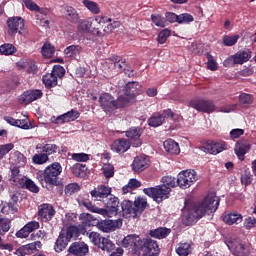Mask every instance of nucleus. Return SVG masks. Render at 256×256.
<instances>
[{"label": "nucleus", "mask_w": 256, "mask_h": 256, "mask_svg": "<svg viewBox=\"0 0 256 256\" xmlns=\"http://www.w3.org/2000/svg\"><path fill=\"white\" fill-rule=\"evenodd\" d=\"M143 193L149 196L157 204L170 198L171 189L165 188L164 186H154L143 189Z\"/></svg>", "instance_id": "obj_5"}, {"label": "nucleus", "mask_w": 256, "mask_h": 256, "mask_svg": "<svg viewBox=\"0 0 256 256\" xmlns=\"http://www.w3.org/2000/svg\"><path fill=\"white\" fill-rule=\"evenodd\" d=\"M131 143L127 139L114 140L111 149L113 152L124 154L130 149Z\"/></svg>", "instance_id": "obj_31"}, {"label": "nucleus", "mask_w": 256, "mask_h": 256, "mask_svg": "<svg viewBox=\"0 0 256 256\" xmlns=\"http://www.w3.org/2000/svg\"><path fill=\"white\" fill-rule=\"evenodd\" d=\"M141 185H142V183L140 181H138L136 178H132L128 182V185H125L123 187V194H128L131 191L141 187Z\"/></svg>", "instance_id": "obj_50"}, {"label": "nucleus", "mask_w": 256, "mask_h": 256, "mask_svg": "<svg viewBox=\"0 0 256 256\" xmlns=\"http://www.w3.org/2000/svg\"><path fill=\"white\" fill-rule=\"evenodd\" d=\"M79 25H77V29H79L82 32L89 33L91 35H96L94 32L96 30V27H93V22L91 19H85L78 22Z\"/></svg>", "instance_id": "obj_38"}, {"label": "nucleus", "mask_w": 256, "mask_h": 256, "mask_svg": "<svg viewBox=\"0 0 256 256\" xmlns=\"http://www.w3.org/2000/svg\"><path fill=\"white\" fill-rule=\"evenodd\" d=\"M118 215L123 216L124 218H139V215H136L135 207L133 205V201L130 200H124L123 202H120V208L118 210Z\"/></svg>", "instance_id": "obj_20"}, {"label": "nucleus", "mask_w": 256, "mask_h": 256, "mask_svg": "<svg viewBox=\"0 0 256 256\" xmlns=\"http://www.w3.org/2000/svg\"><path fill=\"white\" fill-rule=\"evenodd\" d=\"M232 57H234V59L238 62V65H243L247 61H250L252 52L250 49H244L236 52L235 55H232Z\"/></svg>", "instance_id": "obj_36"}, {"label": "nucleus", "mask_w": 256, "mask_h": 256, "mask_svg": "<svg viewBox=\"0 0 256 256\" xmlns=\"http://www.w3.org/2000/svg\"><path fill=\"white\" fill-rule=\"evenodd\" d=\"M89 240L98 247L102 252L111 253L115 250V244L109 238L102 237L101 234L97 232H90Z\"/></svg>", "instance_id": "obj_7"}, {"label": "nucleus", "mask_w": 256, "mask_h": 256, "mask_svg": "<svg viewBox=\"0 0 256 256\" xmlns=\"http://www.w3.org/2000/svg\"><path fill=\"white\" fill-rule=\"evenodd\" d=\"M170 234H171V229L165 228V227L155 228L149 231V236L151 238H155L158 240L165 239L169 237Z\"/></svg>", "instance_id": "obj_34"}, {"label": "nucleus", "mask_w": 256, "mask_h": 256, "mask_svg": "<svg viewBox=\"0 0 256 256\" xmlns=\"http://www.w3.org/2000/svg\"><path fill=\"white\" fill-rule=\"evenodd\" d=\"M195 20L191 14L182 13L178 16V24H190Z\"/></svg>", "instance_id": "obj_64"}, {"label": "nucleus", "mask_w": 256, "mask_h": 256, "mask_svg": "<svg viewBox=\"0 0 256 256\" xmlns=\"http://www.w3.org/2000/svg\"><path fill=\"white\" fill-rule=\"evenodd\" d=\"M151 21L155 24V26L160 28H165L167 26V22L164 16L161 15H151Z\"/></svg>", "instance_id": "obj_56"}, {"label": "nucleus", "mask_w": 256, "mask_h": 256, "mask_svg": "<svg viewBox=\"0 0 256 256\" xmlns=\"http://www.w3.org/2000/svg\"><path fill=\"white\" fill-rule=\"evenodd\" d=\"M101 203L104 204V206L106 207V216L112 217L118 215V211L121 208V203L118 197L111 196L110 198H108L105 201H102Z\"/></svg>", "instance_id": "obj_22"}, {"label": "nucleus", "mask_w": 256, "mask_h": 256, "mask_svg": "<svg viewBox=\"0 0 256 256\" xmlns=\"http://www.w3.org/2000/svg\"><path fill=\"white\" fill-rule=\"evenodd\" d=\"M105 66L109 71L114 73H123V71L130 67L127 61L120 57L116 58L114 61L110 60L109 62H105Z\"/></svg>", "instance_id": "obj_26"}, {"label": "nucleus", "mask_w": 256, "mask_h": 256, "mask_svg": "<svg viewBox=\"0 0 256 256\" xmlns=\"http://www.w3.org/2000/svg\"><path fill=\"white\" fill-rule=\"evenodd\" d=\"M36 23L43 28H49V10L43 9L36 12Z\"/></svg>", "instance_id": "obj_35"}, {"label": "nucleus", "mask_w": 256, "mask_h": 256, "mask_svg": "<svg viewBox=\"0 0 256 256\" xmlns=\"http://www.w3.org/2000/svg\"><path fill=\"white\" fill-rule=\"evenodd\" d=\"M207 58V69L210 71H217L219 69V65L214 59V56L211 55L210 53L206 54Z\"/></svg>", "instance_id": "obj_59"}, {"label": "nucleus", "mask_w": 256, "mask_h": 256, "mask_svg": "<svg viewBox=\"0 0 256 256\" xmlns=\"http://www.w3.org/2000/svg\"><path fill=\"white\" fill-rule=\"evenodd\" d=\"M49 161V156L40 152L32 157V163L34 165H44Z\"/></svg>", "instance_id": "obj_52"}, {"label": "nucleus", "mask_w": 256, "mask_h": 256, "mask_svg": "<svg viewBox=\"0 0 256 256\" xmlns=\"http://www.w3.org/2000/svg\"><path fill=\"white\" fill-rule=\"evenodd\" d=\"M71 174L77 178H85L87 175V167L84 164L76 163L70 168Z\"/></svg>", "instance_id": "obj_40"}, {"label": "nucleus", "mask_w": 256, "mask_h": 256, "mask_svg": "<svg viewBox=\"0 0 256 256\" xmlns=\"http://www.w3.org/2000/svg\"><path fill=\"white\" fill-rule=\"evenodd\" d=\"M50 74L62 79L66 75V70L60 65H55L54 67H52Z\"/></svg>", "instance_id": "obj_63"}, {"label": "nucleus", "mask_w": 256, "mask_h": 256, "mask_svg": "<svg viewBox=\"0 0 256 256\" xmlns=\"http://www.w3.org/2000/svg\"><path fill=\"white\" fill-rule=\"evenodd\" d=\"M226 246L233 256H250V249L240 239L231 240Z\"/></svg>", "instance_id": "obj_14"}, {"label": "nucleus", "mask_w": 256, "mask_h": 256, "mask_svg": "<svg viewBox=\"0 0 256 256\" xmlns=\"http://www.w3.org/2000/svg\"><path fill=\"white\" fill-rule=\"evenodd\" d=\"M253 182V175L251 174L250 171H244L241 174V185L244 187L252 185Z\"/></svg>", "instance_id": "obj_58"}, {"label": "nucleus", "mask_w": 256, "mask_h": 256, "mask_svg": "<svg viewBox=\"0 0 256 256\" xmlns=\"http://www.w3.org/2000/svg\"><path fill=\"white\" fill-rule=\"evenodd\" d=\"M140 88L139 82H128L126 83L124 94L120 95V97H123L125 102L131 105L136 102V97L140 95Z\"/></svg>", "instance_id": "obj_12"}, {"label": "nucleus", "mask_w": 256, "mask_h": 256, "mask_svg": "<svg viewBox=\"0 0 256 256\" xmlns=\"http://www.w3.org/2000/svg\"><path fill=\"white\" fill-rule=\"evenodd\" d=\"M40 229V223L37 221H30L25 224L23 228L15 233V237L19 239H27L31 233Z\"/></svg>", "instance_id": "obj_25"}, {"label": "nucleus", "mask_w": 256, "mask_h": 256, "mask_svg": "<svg viewBox=\"0 0 256 256\" xmlns=\"http://www.w3.org/2000/svg\"><path fill=\"white\" fill-rule=\"evenodd\" d=\"M80 191V186L78 183H70L64 188V194L67 196H72Z\"/></svg>", "instance_id": "obj_57"}, {"label": "nucleus", "mask_w": 256, "mask_h": 256, "mask_svg": "<svg viewBox=\"0 0 256 256\" xmlns=\"http://www.w3.org/2000/svg\"><path fill=\"white\" fill-rule=\"evenodd\" d=\"M90 223L93 225H90V227L96 226L98 229L105 233H110L111 231H115L116 228V222L111 219H105L99 221L92 215V220H90Z\"/></svg>", "instance_id": "obj_23"}, {"label": "nucleus", "mask_w": 256, "mask_h": 256, "mask_svg": "<svg viewBox=\"0 0 256 256\" xmlns=\"http://www.w3.org/2000/svg\"><path fill=\"white\" fill-rule=\"evenodd\" d=\"M82 51H83V47L79 45H70V46H67L66 49H64V55H66L68 58H75Z\"/></svg>", "instance_id": "obj_45"}, {"label": "nucleus", "mask_w": 256, "mask_h": 256, "mask_svg": "<svg viewBox=\"0 0 256 256\" xmlns=\"http://www.w3.org/2000/svg\"><path fill=\"white\" fill-rule=\"evenodd\" d=\"M7 27H8V35H16L19 33L22 35V30L24 29V20L22 17L14 16L8 18L7 20Z\"/></svg>", "instance_id": "obj_19"}, {"label": "nucleus", "mask_w": 256, "mask_h": 256, "mask_svg": "<svg viewBox=\"0 0 256 256\" xmlns=\"http://www.w3.org/2000/svg\"><path fill=\"white\" fill-rule=\"evenodd\" d=\"M82 4L92 14L97 15L101 13V8H99V5L95 1L83 0Z\"/></svg>", "instance_id": "obj_49"}, {"label": "nucleus", "mask_w": 256, "mask_h": 256, "mask_svg": "<svg viewBox=\"0 0 256 256\" xmlns=\"http://www.w3.org/2000/svg\"><path fill=\"white\" fill-rule=\"evenodd\" d=\"M171 36V31L169 29H164L158 33L157 42L161 45L165 44L167 39Z\"/></svg>", "instance_id": "obj_61"}, {"label": "nucleus", "mask_w": 256, "mask_h": 256, "mask_svg": "<svg viewBox=\"0 0 256 256\" xmlns=\"http://www.w3.org/2000/svg\"><path fill=\"white\" fill-rule=\"evenodd\" d=\"M197 181V173L195 170L181 171L178 174L177 185L181 190L189 189L190 186L195 184Z\"/></svg>", "instance_id": "obj_9"}, {"label": "nucleus", "mask_w": 256, "mask_h": 256, "mask_svg": "<svg viewBox=\"0 0 256 256\" xmlns=\"http://www.w3.org/2000/svg\"><path fill=\"white\" fill-rule=\"evenodd\" d=\"M142 129L140 127H131L129 130H126L125 136L128 138L129 143L134 148L141 147L143 141L141 139Z\"/></svg>", "instance_id": "obj_18"}, {"label": "nucleus", "mask_w": 256, "mask_h": 256, "mask_svg": "<svg viewBox=\"0 0 256 256\" xmlns=\"http://www.w3.org/2000/svg\"><path fill=\"white\" fill-rule=\"evenodd\" d=\"M161 183L162 185L158 186H163L164 188L171 190L172 188H176L177 185V178L174 176H163L161 178Z\"/></svg>", "instance_id": "obj_46"}, {"label": "nucleus", "mask_w": 256, "mask_h": 256, "mask_svg": "<svg viewBox=\"0 0 256 256\" xmlns=\"http://www.w3.org/2000/svg\"><path fill=\"white\" fill-rule=\"evenodd\" d=\"M222 220L224 223L228 226H232L234 224L238 225L242 222L243 217L240 213L238 212H225L222 216Z\"/></svg>", "instance_id": "obj_30"}, {"label": "nucleus", "mask_w": 256, "mask_h": 256, "mask_svg": "<svg viewBox=\"0 0 256 256\" xmlns=\"http://www.w3.org/2000/svg\"><path fill=\"white\" fill-rule=\"evenodd\" d=\"M70 156L76 162L86 163L90 160V155L86 153H73Z\"/></svg>", "instance_id": "obj_62"}, {"label": "nucleus", "mask_w": 256, "mask_h": 256, "mask_svg": "<svg viewBox=\"0 0 256 256\" xmlns=\"http://www.w3.org/2000/svg\"><path fill=\"white\" fill-rule=\"evenodd\" d=\"M79 219L81 220L79 225H69L67 228H63L59 235L70 241H75L80 237V235H85L87 227L94 225L91 222L93 217L90 213H81Z\"/></svg>", "instance_id": "obj_2"}, {"label": "nucleus", "mask_w": 256, "mask_h": 256, "mask_svg": "<svg viewBox=\"0 0 256 256\" xmlns=\"http://www.w3.org/2000/svg\"><path fill=\"white\" fill-rule=\"evenodd\" d=\"M89 245L83 241L71 243L67 250V256H87L89 254Z\"/></svg>", "instance_id": "obj_15"}, {"label": "nucleus", "mask_w": 256, "mask_h": 256, "mask_svg": "<svg viewBox=\"0 0 256 256\" xmlns=\"http://www.w3.org/2000/svg\"><path fill=\"white\" fill-rule=\"evenodd\" d=\"M165 122L164 117L160 116V113H154L152 116L148 119V125L152 128H158Z\"/></svg>", "instance_id": "obj_47"}, {"label": "nucleus", "mask_w": 256, "mask_h": 256, "mask_svg": "<svg viewBox=\"0 0 256 256\" xmlns=\"http://www.w3.org/2000/svg\"><path fill=\"white\" fill-rule=\"evenodd\" d=\"M21 171L19 170V168L17 166L13 167L11 170V176H9V182L12 183V185H17L20 182H22L23 180H25L26 178H24L21 174Z\"/></svg>", "instance_id": "obj_43"}, {"label": "nucleus", "mask_w": 256, "mask_h": 256, "mask_svg": "<svg viewBox=\"0 0 256 256\" xmlns=\"http://www.w3.org/2000/svg\"><path fill=\"white\" fill-rule=\"evenodd\" d=\"M77 203H79L80 206L85 207L88 211H91L93 213L106 216L108 215V210L105 208H98L96 205L92 204L89 198H79L77 199Z\"/></svg>", "instance_id": "obj_28"}, {"label": "nucleus", "mask_w": 256, "mask_h": 256, "mask_svg": "<svg viewBox=\"0 0 256 256\" xmlns=\"http://www.w3.org/2000/svg\"><path fill=\"white\" fill-rule=\"evenodd\" d=\"M55 54V47L50 43H44L42 46V55L46 58H52Z\"/></svg>", "instance_id": "obj_55"}, {"label": "nucleus", "mask_w": 256, "mask_h": 256, "mask_svg": "<svg viewBox=\"0 0 256 256\" xmlns=\"http://www.w3.org/2000/svg\"><path fill=\"white\" fill-rule=\"evenodd\" d=\"M94 22L98 24V26L95 27L94 32L99 37L109 35L115 29L111 18L108 16H97L95 17Z\"/></svg>", "instance_id": "obj_8"}, {"label": "nucleus", "mask_w": 256, "mask_h": 256, "mask_svg": "<svg viewBox=\"0 0 256 256\" xmlns=\"http://www.w3.org/2000/svg\"><path fill=\"white\" fill-rule=\"evenodd\" d=\"M141 252L144 256H159L160 248L158 242L152 238H143L141 246L138 249V253Z\"/></svg>", "instance_id": "obj_10"}, {"label": "nucleus", "mask_w": 256, "mask_h": 256, "mask_svg": "<svg viewBox=\"0 0 256 256\" xmlns=\"http://www.w3.org/2000/svg\"><path fill=\"white\" fill-rule=\"evenodd\" d=\"M251 144L247 140H239L235 144L234 152L240 161L245 160V155L250 152Z\"/></svg>", "instance_id": "obj_27"}, {"label": "nucleus", "mask_w": 256, "mask_h": 256, "mask_svg": "<svg viewBox=\"0 0 256 256\" xmlns=\"http://www.w3.org/2000/svg\"><path fill=\"white\" fill-rule=\"evenodd\" d=\"M200 150L206 154L217 155L227 150V144L223 140H207Z\"/></svg>", "instance_id": "obj_11"}, {"label": "nucleus", "mask_w": 256, "mask_h": 256, "mask_svg": "<svg viewBox=\"0 0 256 256\" xmlns=\"http://www.w3.org/2000/svg\"><path fill=\"white\" fill-rule=\"evenodd\" d=\"M102 173H104L106 179H110L115 175V168L111 164H104L102 166Z\"/></svg>", "instance_id": "obj_60"}, {"label": "nucleus", "mask_w": 256, "mask_h": 256, "mask_svg": "<svg viewBox=\"0 0 256 256\" xmlns=\"http://www.w3.org/2000/svg\"><path fill=\"white\" fill-rule=\"evenodd\" d=\"M43 97V93L39 89L27 90L19 96V103L28 105Z\"/></svg>", "instance_id": "obj_24"}, {"label": "nucleus", "mask_w": 256, "mask_h": 256, "mask_svg": "<svg viewBox=\"0 0 256 256\" xmlns=\"http://www.w3.org/2000/svg\"><path fill=\"white\" fill-rule=\"evenodd\" d=\"M66 19L71 24H78L80 20V16L77 10H75L72 6L66 7Z\"/></svg>", "instance_id": "obj_41"}, {"label": "nucleus", "mask_w": 256, "mask_h": 256, "mask_svg": "<svg viewBox=\"0 0 256 256\" xmlns=\"http://www.w3.org/2000/svg\"><path fill=\"white\" fill-rule=\"evenodd\" d=\"M18 188L28 190L33 194H38L40 192V187L35 184V182L29 178H25L20 183H17Z\"/></svg>", "instance_id": "obj_32"}, {"label": "nucleus", "mask_w": 256, "mask_h": 256, "mask_svg": "<svg viewBox=\"0 0 256 256\" xmlns=\"http://www.w3.org/2000/svg\"><path fill=\"white\" fill-rule=\"evenodd\" d=\"M143 239L140 238L139 235L136 234H129L122 240V246L124 248H129L132 250V253L138 254L139 247H141Z\"/></svg>", "instance_id": "obj_17"}, {"label": "nucleus", "mask_w": 256, "mask_h": 256, "mask_svg": "<svg viewBox=\"0 0 256 256\" xmlns=\"http://www.w3.org/2000/svg\"><path fill=\"white\" fill-rule=\"evenodd\" d=\"M62 173V166L59 162H54L45 168L42 175L39 176L40 180L44 181L45 184L52 186H59V175Z\"/></svg>", "instance_id": "obj_4"}, {"label": "nucleus", "mask_w": 256, "mask_h": 256, "mask_svg": "<svg viewBox=\"0 0 256 256\" xmlns=\"http://www.w3.org/2000/svg\"><path fill=\"white\" fill-rule=\"evenodd\" d=\"M239 39H240L239 35H234V36L224 35L223 36V45L226 47H232L238 43Z\"/></svg>", "instance_id": "obj_54"}, {"label": "nucleus", "mask_w": 256, "mask_h": 256, "mask_svg": "<svg viewBox=\"0 0 256 256\" xmlns=\"http://www.w3.org/2000/svg\"><path fill=\"white\" fill-rule=\"evenodd\" d=\"M99 103L100 107L105 111V113H112L117 109L130 106L123 97L119 96L116 100L110 93L101 94L99 97Z\"/></svg>", "instance_id": "obj_3"}, {"label": "nucleus", "mask_w": 256, "mask_h": 256, "mask_svg": "<svg viewBox=\"0 0 256 256\" xmlns=\"http://www.w3.org/2000/svg\"><path fill=\"white\" fill-rule=\"evenodd\" d=\"M220 197L215 195H207L203 201L194 205L192 208L188 209L182 218V223L185 226H192L198 220L202 219L207 213H215L219 209Z\"/></svg>", "instance_id": "obj_1"}, {"label": "nucleus", "mask_w": 256, "mask_h": 256, "mask_svg": "<svg viewBox=\"0 0 256 256\" xmlns=\"http://www.w3.org/2000/svg\"><path fill=\"white\" fill-rule=\"evenodd\" d=\"M175 253L178 256H189L192 253V247L189 243H179L178 247L175 248Z\"/></svg>", "instance_id": "obj_44"}, {"label": "nucleus", "mask_w": 256, "mask_h": 256, "mask_svg": "<svg viewBox=\"0 0 256 256\" xmlns=\"http://www.w3.org/2000/svg\"><path fill=\"white\" fill-rule=\"evenodd\" d=\"M132 203H133L136 215H138L139 217L142 216L143 211L146 210V207L148 205L147 199L145 197L138 196L135 198V201Z\"/></svg>", "instance_id": "obj_37"}, {"label": "nucleus", "mask_w": 256, "mask_h": 256, "mask_svg": "<svg viewBox=\"0 0 256 256\" xmlns=\"http://www.w3.org/2000/svg\"><path fill=\"white\" fill-rule=\"evenodd\" d=\"M164 150H166L167 153L178 155L180 154V148L176 141L169 139L163 142Z\"/></svg>", "instance_id": "obj_39"}, {"label": "nucleus", "mask_w": 256, "mask_h": 256, "mask_svg": "<svg viewBox=\"0 0 256 256\" xmlns=\"http://www.w3.org/2000/svg\"><path fill=\"white\" fill-rule=\"evenodd\" d=\"M80 117V113L78 110L71 109L69 112L64 113L58 116L54 123L55 124H65L76 121Z\"/></svg>", "instance_id": "obj_29"}, {"label": "nucleus", "mask_w": 256, "mask_h": 256, "mask_svg": "<svg viewBox=\"0 0 256 256\" xmlns=\"http://www.w3.org/2000/svg\"><path fill=\"white\" fill-rule=\"evenodd\" d=\"M56 214V210L52 204L43 203L38 206V217L40 221L49 222L52 221Z\"/></svg>", "instance_id": "obj_16"}, {"label": "nucleus", "mask_w": 256, "mask_h": 256, "mask_svg": "<svg viewBox=\"0 0 256 256\" xmlns=\"http://www.w3.org/2000/svg\"><path fill=\"white\" fill-rule=\"evenodd\" d=\"M16 53V47L12 44L5 43L0 46V55H13Z\"/></svg>", "instance_id": "obj_53"}, {"label": "nucleus", "mask_w": 256, "mask_h": 256, "mask_svg": "<svg viewBox=\"0 0 256 256\" xmlns=\"http://www.w3.org/2000/svg\"><path fill=\"white\" fill-rule=\"evenodd\" d=\"M71 240L67 239L61 235H58V238L56 239L55 245H54V250L56 253H62L70 243Z\"/></svg>", "instance_id": "obj_42"}, {"label": "nucleus", "mask_w": 256, "mask_h": 256, "mask_svg": "<svg viewBox=\"0 0 256 256\" xmlns=\"http://www.w3.org/2000/svg\"><path fill=\"white\" fill-rule=\"evenodd\" d=\"M12 221L10 218H2L0 220V236H5L11 229Z\"/></svg>", "instance_id": "obj_51"}, {"label": "nucleus", "mask_w": 256, "mask_h": 256, "mask_svg": "<svg viewBox=\"0 0 256 256\" xmlns=\"http://www.w3.org/2000/svg\"><path fill=\"white\" fill-rule=\"evenodd\" d=\"M45 88L52 89L57 86V77L51 73H46L42 78Z\"/></svg>", "instance_id": "obj_48"}, {"label": "nucleus", "mask_w": 256, "mask_h": 256, "mask_svg": "<svg viewBox=\"0 0 256 256\" xmlns=\"http://www.w3.org/2000/svg\"><path fill=\"white\" fill-rule=\"evenodd\" d=\"M151 165V160L148 156H136L134 161H132L131 169L135 174H141L143 171L149 168Z\"/></svg>", "instance_id": "obj_21"}, {"label": "nucleus", "mask_w": 256, "mask_h": 256, "mask_svg": "<svg viewBox=\"0 0 256 256\" xmlns=\"http://www.w3.org/2000/svg\"><path fill=\"white\" fill-rule=\"evenodd\" d=\"M111 193L112 188L105 185H99L98 187H95L94 190L89 192L92 200L99 201L101 203L113 197L114 195Z\"/></svg>", "instance_id": "obj_13"}, {"label": "nucleus", "mask_w": 256, "mask_h": 256, "mask_svg": "<svg viewBox=\"0 0 256 256\" xmlns=\"http://www.w3.org/2000/svg\"><path fill=\"white\" fill-rule=\"evenodd\" d=\"M36 149H39L40 153H43L48 157L60 152V147L58 145L49 143L37 145Z\"/></svg>", "instance_id": "obj_33"}, {"label": "nucleus", "mask_w": 256, "mask_h": 256, "mask_svg": "<svg viewBox=\"0 0 256 256\" xmlns=\"http://www.w3.org/2000/svg\"><path fill=\"white\" fill-rule=\"evenodd\" d=\"M188 107L193 108L199 113H214L216 110V105L212 100L204 98H193L188 102Z\"/></svg>", "instance_id": "obj_6"}]
</instances>
